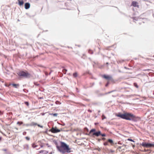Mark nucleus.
Listing matches in <instances>:
<instances>
[{"instance_id":"obj_34","label":"nucleus","mask_w":154,"mask_h":154,"mask_svg":"<svg viewBox=\"0 0 154 154\" xmlns=\"http://www.w3.org/2000/svg\"><path fill=\"white\" fill-rule=\"evenodd\" d=\"M137 19V18H136V17H133V20H137V19Z\"/></svg>"},{"instance_id":"obj_40","label":"nucleus","mask_w":154,"mask_h":154,"mask_svg":"<svg viewBox=\"0 0 154 154\" xmlns=\"http://www.w3.org/2000/svg\"><path fill=\"white\" fill-rule=\"evenodd\" d=\"M108 83L106 85V86H108Z\"/></svg>"},{"instance_id":"obj_8","label":"nucleus","mask_w":154,"mask_h":154,"mask_svg":"<svg viewBox=\"0 0 154 154\" xmlns=\"http://www.w3.org/2000/svg\"><path fill=\"white\" fill-rule=\"evenodd\" d=\"M30 7V4L28 3H26L25 4V8L26 9H28Z\"/></svg>"},{"instance_id":"obj_44","label":"nucleus","mask_w":154,"mask_h":154,"mask_svg":"<svg viewBox=\"0 0 154 154\" xmlns=\"http://www.w3.org/2000/svg\"><path fill=\"white\" fill-rule=\"evenodd\" d=\"M106 64H107V65H108V63H106Z\"/></svg>"},{"instance_id":"obj_2","label":"nucleus","mask_w":154,"mask_h":154,"mask_svg":"<svg viewBox=\"0 0 154 154\" xmlns=\"http://www.w3.org/2000/svg\"><path fill=\"white\" fill-rule=\"evenodd\" d=\"M61 146L57 145L56 147L57 149L60 152L64 153V151L68 152L70 151L71 149L69 148V146L65 143L61 141L60 142Z\"/></svg>"},{"instance_id":"obj_24","label":"nucleus","mask_w":154,"mask_h":154,"mask_svg":"<svg viewBox=\"0 0 154 154\" xmlns=\"http://www.w3.org/2000/svg\"><path fill=\"white\" fill-rule=\"evenodd\" d=\"M38 146H35V144H32V147L33 148H36V147H37Z\"/></svg>"},{"instance_id":"obj_37","label":"nucleus","mask_w":154,"mask_h":154,"mask_svg":"<svg viewBox=\"0 0 154 154\" xmlns=\"http://www.w3.org/2000/svg\"><path fill=\"white\" fill-rule=\"evenodd\" d=\"M88 111L90 112H92L91 110L90 109L88 110Z\"/></svg>"},{"instance_id":"obj_39","label":"nucleus","mask_w":154,"mask_h":154,"mask_svg":"<svg viewBox=\"0 0 154 154\" xmlns=\"http://www.w3.org/2000/svg\"><path fill=\"white\" fill-rule=\"evenodd\" d=\"M102 139L103 140H104L105 139V138H103Z\"/></svg>"},{"instance_id":"obj_15","label":"nucleus","mask_w":154,"mask_h":154,"mask_svg":"<svg viewBox=\"0 0 154 154\" xmlns=\"http://www.w3.org/2000/svg\"><path fill=\"white\" fill-rule=\"evenodd\" d=\"M78 75V74L77 72H75L73 73V76L74 77H76Z\"/></svg>"},{"instance_id":"obj_41","label":"nucleus","mask_w":154,"mask_h":154,"mask_svg":"<svg viewBox=\"0 0 154 154\" xmlns=\"http://www.w3.org/2000/svg\"><path fill=\"white\" fill-rule=\"evenodd\" d=\"M43 145H41V147H43Z\"/></svg>"},{"instance_id":"obj_26","label":"nucleus","mask_w":154,"mask_h":154,"mask_svg":"<svg viewBox=\"0 0 154 154\" xmlns=\"http://www.w3.org/2000/svg\"><path fill=\"white\" fill-rule=\"evenodd\" d=\"M108 144L107 142H106L104 143V145L105 146L107 145H108Z\"/></svg>"},{"instance_id":"obj_31","label":"nucleus","mask_w":154,"mask_h":154,"mask_svg":"<svg viewBox=\"0 0 154 154\" xmlns=\"http://www.w3.org/2000/svg\"><path fill=\"white\" fill-rule=\"evenodd\" d=\"M34 84L35 85H39V84H38L36 82H35V83H34Z\"/></svg>"},{"instance_id":"obj_16","label":"nucleus","mask_w":154,"mask_h":154,"mask_svg":"<svg viewBox=\"0 0 154 154\" xmlns=\"http://www.w3.org/2000/svg\"><path fill=\"white\" fill-rule=\"evenodd\" d=\"M108 142H109V143H112L113 142L112 140L111 139H108Z\"/></svg>"},{"instance_id":"obj_12","label":"nucleus","mask_w":154,"mask_h":154,"mask_svg":"<svg viewBox=\"0 0 154 154\" xmlns=\"http://www.w3.org/2000/svg\"><path fill=\"white\" fill-rule=\"evenodd\" d=\"M96 129H91L89 132V134H90L91 133L93 132L94 133V132H96Z\"/></svg>"},{"instance_id":"obj_19","label":"nucleus","mask_w":154,"mask_h":154,"mask_svg":"<svg viewBox=\"0 0 154 154\" xmlns=\"http://www.w3.org/2000/svg\"><path fill=\"white\" fill-rule=\"evenodd\" d=\"M124 146H126V145H123L122 146H119V148L120 149H122V148Z\"/></svg>"},{"instance_id":"obj_22","label":"nucleus","mask_w":154,"mask_h":154,"mask_svg":"<svg viewBox=\"0 0 154 154\" xmlns=\"http://www.w3.org/2000/svg\"><path fill=\"white\" fill-rule=\"evenodd\" d=\"M24 103L27 106H29V103L28 102H24Z\"/></svg>"},{"instance_id":"obj_43","label":"nucleus","mask_w":154,"mask_h":154,"mask_svg":"<svg viewBox=\"0 0 154 154\" xmlns=\"http://www.w3.org/2000/svg\"><path fill=\"white\" fill-rule=\"evenodd\" d=\"M98 150H99V151H100V148H99V149H98Z\"/></svg>"},{"instance_id":"obj_20","label":"nucleus","mask_w":154,"mask_h":154,"mask_svg":"<svg viewBox=\"0 0 154 154\" xmlns=\"http://www.w3.org/2000/svg\"><path fill=\"white\" fill-rule=\"evenodd\" d=\"M51 115H53L54 116H57L58 114L57 113L52 114Z\"/></svg>"},{"instance_id":"obj_5","label":"nucleus","mask_w":154,"mask_h":154,"mask_svg":"<svg viewBox=\"0 0 154 154\" xmlns=\"http://www.w3.org/2000/svg\"><path fill=\"white\" fill-rule=\"evenodd\" d=\"M50 131L53 133H57L60 132V130L59 129H57L56 127H53Z\"/></svg>"},{"instance_id":"obj_35","label":"nucleus","mask_w":154,"mask_h":154,"mask_svg":"<svg viewBox=\"0 0 154 154\" xmlns=\"http://www.w3.org/2000/svg\"><path fill=\"white\" fill-rule=\"evenodd\" d=\"M110 152H114V150H110Z\"/></svg>"},{"instance_id":"obj_1","label":"nucleus","mask_w":154,"mask_h":154,"mask_svg":"<svg viewBox=\"0 0 154 154\" xmlns=\"http://www.w3.org/2000/svg\"><path fill=\"white\" fill-rule=\"evenodd\" d=\"M117 116L123 119L131 120L134 122H137L140 119L139 117H137L130 113L125 112L123 114H119Z\"/></svg>"},{"instance_id":"obj_46","label":"nucleus","mask_w":154,"mask_h":154,"mask_svg":"<svg viewBox=\"0 0 154 154\" xmlns=\"http://www.w3.org/2000/svg\"><path fill=\"white\" fill-rule=\"evenodd\" d=\"M100 139L99 140V141H100Z\"/></svg>"},{"instance_id":"obj_4","label":"nucleus","mask_w":154,"mask_h":154,"mask_svg":"<svg viewBox=\"0 0 154 154\" xmlns=\"http://www.w3.org/2000/svg\"><path fill=\"white\" fill-rule=\"evenodd\" d=\"M142 145L144 147L146 148L151 147H154V143H146L143 142L142 143Z\"/></svg>"},{"instance_id":"obj_32","label":"nucleus","mask_w":154,"mask_h":154,"mask_svg":"<svg viewBox=\"0 0 154 154\" xmlns=\"http://www.w3.org/2000/svg\"><path fill=\"white\" fill-rule=\"evenodd\" d=\"M3 151H6L7 150L6 149H2Z\"/></svg>"},{"instance_id":"obj_17","label":"nucleus","mask_w":154,"mask_h":154,"mask_svg":"<svg viewBox=\"0 0 154 154\" xmlns=\"http://www.w3.org/2000/svg\"><path fill=\"white\" fill-rule=\"evenodd\" d=\"M134 86H135L137 88H138V86L137 85L136 83H134Z\"/></svg>"},{"instance_id":"obj_14","label":"nucleus","mask_w":154,"mask_h":154,"mask_svg":"<svg viewBox=\"0 0 154 154\" xmlns=\"http://www.w3.org/2000/svg\"><path fill=\"white\" fill-rule=\"evenodd\" d=\"M12 85L15 88H17V86H19V85L17 84H12Z\"/></svg>"},{"instance_id":"obj_3","label":"nucleus","mask_w":154,"mask_h":154,"mask_svg":"<svg viewBox=\"0 0 154 154\" xmlns=\"http://www.w3.org/2000/svg\"><path fill=\"white\" fill-rule=\"evenodd\" d=\"M18 74L20 76L23 77L25 78H30L31 76L30 74L24 71H20L18 73Z\"/></svg>"},{"instance_id":"obj_28","label":"nucleus","mask_w":154,"mask_h":154,"mask_svg":"<svg viewBox=\"0 0 154 154\" xmlns=\"http://www.w3.org/2000/svg\"><path fill=\"white\" fill-rule=\"evenodd\" d=\"M128 140L130 141H131L134 142L133 140H132V139H129V138L128 139Z\"/></svg>"},{"instance_id":"obj_7","label":"nucleus","mask_w":154,"mask_h":154,"mask_svg":"<svg viewBox=\"0 0 154 154\" xmlns=\"http://www.w3.org/2000/svg\"><path fill=\"white\" fill-rule=\"evenodd\" d=\"M131 5L133 6L134 7H138L139 6L138 3L135 1H133L132 2Z\"/></svg>"},{"instance_id":"obj_47","label":"nucleus","mask_w":154,"mask_h":154,"mask_svg":"<svg viewBox=\"0 0 154 154\" xmlns=\"http://www.w3.org/2000/svg\"><path fill=\"white\" fill-rule=\"evenodd\" d=\"M100 112V111H98V112Z\"/></svg>"},{"instance_id":"obj_9","label":"nucleus","mask_w":154,"mask_h":154,"mask_svg":"<svg viewBox=\"0 0 154 154\" xmlns=\"http://www.w3.org/2000/svg\"><path fill=\"white\" fill-rule=\"evenodd\" d=\"M103 77L104 78L107 80H109L111 79V76H110L109 75H103Z\"/></svg>"},{"instance_id":"obj_25","label":"nucleus","mask_w":154,"mask_h":154,"mask_svg":"<svg viewBox=\"0 0 154 154\" xmlns=\"http://www.w3.org/2000/svg\"><path fill=\"white\" fill-rule=\"evenodd\" d=\"M89 52L90 54H93V52H92V51L90 50H89Z\"/></svg>"},{"instance_id":"obj_21","label":"nucleus","mask_w":154,"mask_h":154,"mask_svg":"<svg viewBox=\"0 0 154 154\" xmlns=\"http://www.w3.org/2000/svg\"><path fill=\"white\" fill-rule=\"evenodd\" d=\"M106 118V117L104 116V115H103L102 116V120H103L104 119H105Z\"/></svg>"},{"instance_id":"obj_23","label":"nucleus","mask_w":154,"mask_h":154,"mask_svg":"<svg viewBox=\"0 0 154 154\" xmlns=\"http://www.w3.org/2000/svg\"><path fill=\"white\" fill-rule=\"evenodd\" d=\"M23 125L26 126H30V124H24Z\"/></svg>"},{"instance_id":"obj_30","label":"nucleus","mask_w":154,"mask_h":154,"mask_svg":"<svg viewBox=\"0 0 154 154\" xmlns=\"http://www.w3.org/2000/svg\"><path fill=\"white\" fill-rule=\"evenodd\" d=\"M26 140H29V138L28 137H26Z\"/></svg>"},{"instance_id":"obj_6","label":"nucleus","mask_w":154,"mask_h":154,"mask_svg":"<svg viewBox=\"0 0 154 154\" xmlns=\"http://www.w3.org/2000/svg\"><path fill=\"white\" fill-rule=\"evenodd\" d=\"M101 134V132L100 131H98L97 132H94V133H93L92 136H95L97 137H98Z\"/></svg>"},{"instance_id":"obj_33","label":"nucleus","mask_w":154,"mask_h":154,"mask_svg":"<svg viewBox=\"0 0 154 154\" xmlns=\"http://www.w3.org/2000/svg\"><path fill=\"white\" fill-rule=\"evenodd\" d=\"M43 152H44L43 150H41V151H39V153H42Z\"/></svg>"},{"instance_id":"obj_36","label":"nucleus","mask_w":154,"mask_h":154,"mask_svg":"<svg viewBox=\"0 0 154 154\" xmlns=\"http://www.w3.org/2000/svg\"><path fill=\"white\" fill-rule=\"evenodd\" d=\"M2 140V137H0V142H1Z\"/></svg>"},{"instance_id":"obj_42","label":"nucleus","mask_w":154,"mask_h":154,"mask_svg":"<svg viewBox=\"0 0 154 154\" xmlns=\"http://www.w3.org/2000/svg\"><path fill=\"white\" fill-rule=\"evenodd\" d=\"M112 92V91L109 92L108 93V94H109V93H111Z\"/></svg>"},{"instance_id":"obj_29","label":"nucleus","mask_w":154,"mask_h":154,"mask_svg":"<svg viewBox=\"0 0 154 154\" xmlns=\"http://www.w3.org/2000/svg\"><path fill=\"white\" fill-rule=\"evenodd\" d=\"M100 135H101L102 136V137H105L106 136L105 134H101Z\"/></svg>"},{"instance_id":"obj_27","label":"nucleus","mask_w":154,"mask_h":154,"mask_svg":"<svg viewBox=\"0 0 154 154\" xmlns=\"http://www.w3.org/2000/svg\"><path fill=\"white\" fill-rule=\"evenodd\" d=\"M37 125L39 127H40L41 128H43V126L41 125H40L37 124Z\"/></svg>"},{"instance_id":"obj_11","label":"nucleus","mask_w":154,"mask_h":154,"mask_svg":"<svg viewBox=\"0 0 154 154\" xmlns=\"http://www.w3.org/2000/svg\"><path fill=\"white\" fill-rule=\"evenodd\" d=\"M37 124L34 122H32L30 124V126H32L34 125H37Z\"/></svg>"},{"instance_id":"obj_18","label":"nucleus","mask_w":154,"mask_h":154,"mask_svg":"<svg viewBox=\"0 0 154 154\" xmlns=\"http://www.w3.org/2000/svg\"><path fill=\"white\" fill-rule=\"evenodd\" d=\"M23 122H18L17 123V124H19V125H21V124H23Z\"/></svg>"},{"instance_id":"obj_10","label":"nucleus","mask_w":154,"mask_h":154,"mask_svg":"<svg viewBox=\"0 0 154 154\" xmlns=\"http://www.w3.org/2000/svg\"><path fill=\"white\" fill-rule=\"evenodd\" d=\"M18 5L20 6L22 5L23 3L24 2L23 0L20 1V0H18Z\"/></svg>"},{"instance_id":"obj_45","label":"nucleus","mask_w":154,"mask_h":154,"mask_svg":"<svg viewBox=\"0 0 154 154\" xmlns=\"http://www.w3.org/2000/svg\"><path fill=\"white\" fill-rule=\"evenodd\" d=\"M126 146H124L123 147H125Z\"/></svg>"},{"instance_id":"obj_13","label":"nucleus","mask_w":154,"mask_h":154,"mask_svg":"<svg viewBox=\"0 0 154 154\" xmlns=\"http://www.w3.org/2000/svg\"><path fill=\"white\" fill-rule=\"evenodd\" d=\"M62 68L63 69V73L65 74H66V72L67 71V70L64 69L63 67H62Z\"/></svg>"},{"instance_id":"obj_38","label":"nucleus","mask_w":154,"mask_h":154,"mask_svg":"<svg viewBox=\"0 0 154 154\" xmlns=\"http://www.w3.org/2000/svg\"><path fill=\"white\" fill-rule=\"evenodd\" d=\"M2 114V112L0 111V115H1Z\"/></svg>"}]
</instances>
